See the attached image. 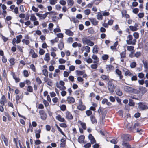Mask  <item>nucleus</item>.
<instances>
[{
  "instance_id": "obj_2",
  "label": "nucleus",
  "mask_w": 148,
  "mask_h": 148,
  "mask_svg": "<svg viewBox=\"0 0 148 148\" xmlns=\"http://www.w3.org/2000/svg\"><path fill=\"white\" fill-rule=\"evenodd\" d=\"M23 36L21 35H19L16 36V38H14L13 39L12 43L14 45H16V43L17 44L19 43L21 41Z\"/></svg>"
},
{
  "instance_id": "obj_36",
  "label": "nucleus",
  "mask_w": 148,
  "mask_h": 148,
  "mask_svg": "<svg viewBox=\"0 0 148 148\" xmlns=\"http://www.w3.org/2000/svg\"><path fill=\"white\" fill-rule=\"evenodd\" d=\"M67 1L68 5L70 7L72 6L74 4L73 0H67Z\"/></svg>"
},
{
  "instance_id": "obj_62",
  "label": "nucleus",
  "mask_w": 148,
  "mask_h": 148,
  "mask_svg": "<svg viewBox=\"0 0 148 148\" xmlns=\"http://www.w3.org/2000/svg\"><path fill=\"white\" fill-rule=\"evenodd\" d=\"M30 67L31 69L34 71L35 72L36 68L34 65L33 64H31L30 65Z\"/></svg>"
},
{
  "instance_id": "obj_12",
  "label": "nucleus",
  "mask_w": 148,
  "mask_h": 148,
  "mask_svg": "<svg viewBox=\"0 0 148 148\" xmlns=\"http://www.w3.org/2000/svg\"><path fill=\"white\" fill-rule=\"evenodd\" d=\"M53 12H54L53 11H51L50 12H47L44 14H42L40 19H44L46 17L48 14H49L50 15H51V14Z\"/></svg>"
},
{
  "instance_id": "obj_33",
  "label": "nucleus",
  "mask_w": 148,
  "mask_h": 148,
  "mask_svg": "<svg viewBox=\"0 0 148 148\" xmlns=\"http://www.w3.org/2000/svg\"><path fill=\"white\" fill-rule=\"evenodd\" d=\"M90 118L92 123L94 124L97 123V120L94 116L91 115L90 117Z\"/></svg>"
},
{
  "instance_id": "obj_53",
  "label": "nucleus",
  "mask_w": 148,
  "mask_h": 148,
  "mask_svg": "<svg viewBox=\"0 0 148 148\" xmlns=\"http://www.w3.org/2000/svg\"><path fill=\"white\" fill-rule=\"evenodd\" d=\"M59 3L63 6H64L66 3V1L64 0H60L59 1Z\"/></svg>"
},
{
  "instance_id": "obj_7",
  "label": "nucleus",
  "mask_w": 148,
  "mask_h": 148,
  "mask_svg": "<svg viewBox=\"0 0 148 148\" xmlns=\"http://www.w3.org/2000/svg\"><path fill=\"white\" fill-rule=\"evenodd\" d=\"M29 54L33 58H36L38 56V55L32 49H30L29 52Z\"/></svg>"
},
{
  "instance_id": "obj_8",
  "label": "nucleus",
  "mask_w": 148,
  "mask_h": 148,
  "mask_svg": "<svg viewBox=\"0 0 148 148\" xmlns=\"http://www.w3.org/2000/svg\"><path fill=\"white\" fill-rule=\"evenodd\" d=\"M39 113L41 119L45 120L47 118V115L45 111L43 110H41L39 111Z\"/></svg>"
},
{
  "instance_id": "obj_10",
  "label": "nucleus",
  "mask_w": 148,
  "mask_h": 148,
  "mask_svg": "<svg viewBox=\"0 0 148 148\" xmlns=\"http://www.w3.org/2000/svg\"><path fill=\"white\" fill-rule=\"evenodd\" d=\"M138 24L135 23L134 26H130L129 28L130 30L132 31H135L138 29Z\"/></svg>"
},
{
  "instance_id": "obj_16",
  "label": "nucleus",
  "mask_w": 148,
  "mask_h": 148,
  "mask_svg": "<svg viewBox=\"0 0 148 148\" xmlns=\"http://www.w3.org/2000/svg\"><path fill=\"white\" fill-rule=\"evenodd\" d=\"M65 115L66 118L69 119L71 120L73 118V116L72 114L70 112L68 111H67L66 112Z\"/></svg>"
},
{
  "instance_id": "obj_41",
  "label": "nucleus",
  "mask_w": 148,
  "mask_h": 148,
  "mask_svg": "<svg viewBox=\"0 0 148 148\" xmlns=\"http://www.w3.org/2000/svg\"><path fill=\"white\" fill-rule=\"evenodd\" d=\"M39 53L41 55H43L45 53V50L42 48L39 47Z\"/></svg>"
},
{
  "instance_id": "obj_9",
  "label": "nucleus",
  "mask_w": 148,
  "mask_h": 148,
  "mask_svg": "<svg viewBox=\"0 0 148 148\" xmlns=\"http://www.w3.org/2000/svg\"><path fill=\"white\" fill-rule=\"evenodd\" d=\"M115 88V86L114 84H108V88L109 91L111 92H114Z\"/></svg>"
},
{
  "instance_id": "obj_58",
  "label": "nucleus",
  "mask_w": 148,
  "mask_h": 148,
  "mask_svg": "<svg viewBox=\"0 0 148 148\" xmlns=\"http://www.w3.org/2000/svg\"><path fill=\"white\" fill-rule=\"evenodd\" d=\"M32 9L34 12L36 13L39 10L37 8H36L34 6H33L32 7Z\"/></svg>"
},
{
  "instance_id": "obj_14",
  "label": "nucleus",
  "mask_w": 148,
  "mask_h": 148,
  "mask_svg": "<svg viewBox=\"0 0 148 148\" xmlns=\"http://www.w3.org/2000/svg\"><path fill=\"white\" fill-rule=\"evenodd\" d=\"M58 47L60 50H62L64 47V44L63 41L62 40L60 41V42L58 44Z\"/></svg>"
},
{
  "instance_id": "obj_42",
  "label": "nucleus",
  "mask_w": 148,
  "mask_h": 148,
  "mask_svg": "<svg viewBox=\"0 0 148 148\" xmlns=\"http://www.w3.org/2000/svg\"><path fill=\"white\" fill-rule=\"evenodd\" d=\"M92 58L93 59L95 60V61L94 62L99 61V58L96 55L93 54L92 55Z\"/></svg>"
},
{
  "instance_id": "obj_38",
  "label": "nucleus",
  "mask_w": 148,
  "mask_h": 148,
  "mask_svg": "<svg viewBox=\"0 0 148 148\" xmlns=\"http://www.w3.org/2000/svg\"><path fill=\"white\" fill-rule=\"evenodd\" d=\"M126 11L125 10H124L122 12V16L124 17L125 16L126 18H129L130 17V16L127 14H126Z\"/></svg>"
},
{
  "instance_id": "obj_1",
  "label": "nucleus",
  "mask_w": 148,
  "mask_h": 148,
  "mask_svg": "<svg viewBox=\"0 0 148 148\" xmlns=\"http://www.w3.org/2000/svg\"><path fill=\"white\" fill-rule=\"evenodd\" d=\"M127 40L126 41L128 45H135L136 41L135 39H134L132 40L133 39L132 36L129 35L127 37Z\"/></svg>"
},
{
  "instance_id": "obj_34",
  "label": "nucleus",
  "mask_w": 148,
  "mask_h": 148,
  "mask_svg": "<svg viewBox=\"0 0 148 148\" xmlns=\"http://www.w3.org/2000/svg\"><path fill=\"white\" fill-rule=\"evenodd\" d=\"M2 138L3 140L5 145L8 146V143L7 139L4 135L2 136Z\"/></svg>"
},
{
  "instance_id": "obj_55",
  "label": "nucleus",
  "mask_w": 148,
  "mask_h": 148,
  "mask_svg": "<svg viewBox=\"0 0 148 148\" xmlns=\"http://www.w3.org/2000/svg\"><path fill=\"white\" fill-rule=\"evenodd\" d=\"M70 72H69L67 71H64L63 73V76L64 77H67L69 75Z\"/></svg>"
},
{
  "instance_id": "obj_13",
  "label": "nucleus",
  "mask_w": 148,
  "mask_h": 148,
  "mask_svg": "<svg viewBox=\"0 0 148 148\" xmlns=\"http://www.w3.org/2000/svg\"><path fill=\"white\" fill-rule=\"evenodd\" d=\"M121 138L123 140H129L131 139L130 138V135L128 134H123L121 136Z\"/></svg>"
},
{
  "instance_id": "obj_27",
  "label": "nucleus",
  "mask_w": 148,
  "mask_h": 148,
  "mask_svg": "<svg viewBox=\"0 0 148 148\" xmlns=\"http://www.w3.org/2000/svg\"><path fill=\"white\" fill-rule=\"evenodd\" d=\"M122 145L127 148H131L130 145L127 142L125 141H124L123 142Z\"/></svg>"
},
{
  "instance_id": "obj_11",
  "label": "nucleus",
  "mask_w": 148,
  "mask_h": 148,
  "mask_svg": "<svg viewBox=\"0 0 148 148\" xmlns=\"http://www.w3.org/2000/svg\"><path fill=\"white\" fill-rule=\"evenodd\" d=\"M56 51L57 49L55 47H51V55L53 58H55L56 56Z\"/></svg>"
},
{
  "instance_id": "obj_54",
  "label": "nucleus",
  "mask_w": 148,
  "mask_h": 148,
  "mask_svg": "<svg viewBox=\"0 0 148 148\" xmlns=\"http://www.w3.org/2000/svg\"><path fill=\"white\" fill-rule=\"evenodd\" d=\"M15 60L14 58H11L9 60V62L11 65H13L15 64Z\"/></svg>"
},
{
  "instance_id": "obj_31",
  "label": "nucleus",
  "mask_w": 148,
  "mask_h": 148,
  "mask_svg": "<svg viewBox=\"0 0 148 148\" xmlns=\"http://www.w3.org/2000/svg\"><path fill=\"white\" fill-rule=\"evenodd\" d=\"M65 34L69 36H71L73 34V33L69 29H66L65 31Z\"/></svg>"
},
{
  "instance_id": "obj_26",
  "label": "nucleus",
  "mask_w": 148,
  "mask_h": 148,
  "mask_svg": "<svg viewBox=\"0 0 148 148\" xmlns=\"http://www.w3.org/2000/svg\"><path fill=\"white\" fill-rule=\"evenodd\" d=\"M11 75L12 76L14 79L15 80L16 82H18L20 81V79L18 77H16L15 74L14 72H11Z\"/></svg>"
},
{
  "instance_id": "obj_15",
  "label": "nucleus",
  "mask_w": 148,
  "mask_h": 148,
  "mask_svg": "<svg viewBox=\"0 0 148 148\" xmlns=\"http://www.w3.org/2000/svg\"><path fill=\"white\" fill-rule=\"evenodd\" d=\"M6 103V100L4 95L2 96L0 99V103L4 106L5 104Z\"/></svg>"
},
{
  "instance_id": "obj_24",
  "label": "nucleus",
  "mask_w": 148,
  "mask_h": 148,
  "mask_svg": "<svg viewBox=\"0 0 148 148\" xmlns=\"http://www.w3.org/2000/svg\"><path fill=\"white\" fill-rule=\"evenodd\" d=\"M75 73L76 75L77 76L82 75L84 73V71H81L79 70H76L75 71Z\"/></svg>"
},
{
  "instance_id": "obj_25",
  "label": "nucleus",
  "mask_w": 148,
  "mask_h": 148,
  "mask_svg": "<svg viewBox=\"0 0 148 148\" xmlns=\"http://www.w3.org/2000/svg\"><path fill=\"white\" fill-rule=\"evenodd\" d=\"M147 91L145 88L140 87L139 88V92L141 93L143 95Z\"/></svg>"
},
{
  "instance_id": "obj_48",
  "label": "nucleus",
  "mask_w": 148,
  "mask_h": 148,
  "mask_svg": "<svg viewBox=\"0 0 148 148\" xmlns=\"http://www.w3.org/2000/svg\"><path fill=\"white\" fill-rule=\"evenodd\" d=\"M49 3L52 5H55L57 3V0H49Z\"/></svg>"
},
{
  "instance_id": "obj_61",
  "label": "nucleus",
  "mask_w": 148,
  "mask_h": 148,
  "mask_svg": "<svg viewBox=\"0 0 148 148\" xmlns=\"http://www.w3.org/2000/svg\"><path fill=\"white\" fill-rule=\"evenodd\" d=\"M136 66V63L135 62L131 63L130 64V67L132 68H134Z\"/></svg>"
},
{
  "instance_id": "obj_23",
  "label": "nucleus",
  "mask_w": 148,
  "mask_h": 148,
  "mask_svg": "<svg viewBox=\"0 0 148 148\" xmlns=\"http://www.w3.org/2000/svg\"><path fill=\"white\" fill-rule=\"evenodd\" d=\"M89 20L93 25H96L98 23V21L95 18H90Z\"/></svg>"
},
{
  "instance_id": "obj_49",
  "label": "nucleus",
  "mask_w": 148,
  "mask_h": 148,
  "mask_svg": "<svg viewBox=\"0 0 148 148\" xmlns=\"http://www.w3.org/2000/svg\"><path fill=\"white\" fill-rule=\"evenodd\" d=\"M58 68L60 70H64L65 69V66L64 65H59Z\"/></svg>"
},
{
  "instance_id": "obj_63",
  "label": "nucleus",
  "mask_w": 148,
  "mask_h": 148,
  "mask_svg": "<svg viewBox=\"0 0 148 148\" xmlns=\"http://www.w3.org/2000/svg\"><path fill=\"white\" fill-rule=\"evenodd\" d=\"M43 75L46 77H47L48 75V72L47 69H44L42 71Z\"/></svg>"
},
{
  "instance_id": "obj_35",
  "label": "nucleus",
  "mask_w": 148,
  "mask_h": 148,
  "mask_svg": "<svg viewBox=\"0 0 148 148\" xmlns=\"http://www.w3.org/2000/svg\"><path fill=\"white\" fill-rule=\"evenodd\" d=\"M116 73L119 75L120 79H121L123 77V76L121 75V72L119 69H116L115 71Z\"/></svg>"
},
{
  "instance_id": "obj_19",
  "label": "nucleus",
  "mask_w": 148,
  "mask_h": 148,
  "mask_svg": "<svg viewBox=\"0 0 148 148\" xmlns=\"http://www.w3.org/2000/svg\"><path fill=\"white\" fill-rule=\"evenodd\" d=\"M127 50L131 53H133L134 52V47L132 46H128L127 47Z\"/></svg>"
},
{
  "instance_id": "obj_57",
  "label": "nucleus",
  "mask_w": 148,
  "mask_h": 148,
  "mask_svg": "<svg viewBox=\"0 0 148 148\" xmlns=\"http://www.w3.org/2000/svg\"><path fill=\"white\" fill-rule=\"evenodd\" d=\"M15 98L16 101V103L18 104L20 102L19 99H20V97L19 95H17L16 96Z\"/></svg>"
},
{
  "instance_id": "obj_28",
  "label": "nucleus",
  "mask_w": 148,
  "mask_h": 148,
  "mask_svg": "<svg viewBox=\"0 0 148 148\" xmlns=\"http://www.w3.org/2000/svg\"><path fill=\"white\" fill-rule=\"evenodd\" d=\"M50 59V57L49 54L48 53H46L45 56V57L44 58V60L45 61H46L47 62H48L49 61Z\"/></svg>"
},
{
  "instance_id": "obj_6",
  "label": "nucleus",
  "mask_w": 148,
  "mask_h": 148,
  "mask_svg": "<svg viewBox=\"0 0 148 148\" xmlns=\"http://www.w3.org/2000/svg\"><path fill=\"white\" fill-rule=\"evenodd\" d=\"M123 71L124 72L125 76L131 77L133 75L132 71H131L126 69H123Z\"/></svg>"
},
{
  "instance_id": "obj_40",
  "label": "nucleus",
  "mask_w": 148,
  "mask_h": 148,
  "mask_svg": "<svg viewBox=\"0 0 148 148\" xmlns=\"http://www.w3.org/2000/svg\"><path fill=\"white\" fill-rule=\"evenodd\" d=\"M54 26V24L53 23H50L48 25V29L50 31L52 30L53 27Z\"/></svg>"
},
{
  "instance_id": "obj_50",
  "label": "nucleus",
  "mask_w": 148,
  "mask_h": 148,
  "mask_svg": "<svg viewBox=\"0 0 148 148\" xmlns=\"http://www.w3.org/2000/svg\"><path fill=\"white\" fill-rule=\"evenodd\" d=\"M58 39L57 37H56L55 39L51 40V42L52 44H53L55 43L58 42Z\"/></svg>"
},
{
  "instance_id": "obj_46",
  "label": "nucleus",
  "mask_w": 148,
  "mask_h": 148,
  "mask_svg": "<svg viewBox=\"0 0 148 148\" xmlns=\"http://www.w3.org/2000/svg\"><path fill=\"white\" fill-rule=\"evenodd\" d=\"M22 42L23 43H25L26 45H28L30 43V41L29 40L25 39H23Z\"/></svg>"
},
{
  "instance_id": "obj_3",
  "label": "nucleus",
  "mask_w": 148,
  "mask_h": 148,
  "mask_svg": "<svg viewBox=\"0 0 148 148\" xmlns=\"http://www.w3.org/2000/svg\"><path fill=\"white\" fill-rule=\"evenodd\" d=\"M82 42L84 44H87L88 45L92 46L94 45V43L91 40L87 38L84 37L82 39Z\"/></svg>"
},
{
  "instance_id": "obj_60",
  "label": "nucleus",
  "mask_w": 148,
  "mask_h": 148,
  "mask_svg": "<svg viewBox=\"0 0 148 148\" xmlns=\"http://www.w3.org/2000/svg\"><path fill=\"white\" fill-rule=\"evenodd\" d=\"M93 53H96L98 52V48L97 46H94L93 49Z\"/></svg>"
},
{
  "instance_id": "obj_39",
  "label": "nucleus",
  "mask_w": 148,
  "mask_h": 148,
  "mask_svg": "<svg viewBox=\"0 0 148 148\" xmlns=\"http://www.w3.org/2000/svg\"><path fill=\"white\" fill-rule=\"evenodd\" d=\"M79 123L81 125L83 129L84 130H86V127L85 123L82 122L81 121H80Z\"/></svg>"
},
{
  "instance_id": "obj_37",
  "label": "nucleus",
  "mask_w": 148,
  "mask_h": 148,
  "mask_svg": "<svg viewBox=\"0 0 148 148\" xmlns=\"http://www.w3.org/2000/svg\"><path fill=\"white\" fill-rule=\"evenodd\" d=\"M106 68L107 70L110 71L113 70L114 68L113 66L111 65H107L106 66Z\"/></svg>"
},
{
  "instance_id": "obj_59",
  "label": "nucleus",
  "mask_w": 148,
  "mask_h": 148,
  "mask_svg": "<svg viewBox=\"0 0 148 148\" xmlns=\"http://www.w3.org/2000/svg\"><path fill=\"white\" fill-rule=\"evenodd\" d=\"M133 35L135 39H138L139 37V34L137 32H135L133 33Z\"/></svg>"
},
{
  "instance_id": "obj_56",
  "label": "nucleus",
  "mask_w": 148,
  "mask_h": 148,
  "mask_svg": "<svg viewBox=\"0 0 148 148\" xmlns=\"http://www.w3.org/2000/svg\"><path fill=\"white\" fill-rule=\"evenodd\" d=\"M67 41L68 43H71L73 41V40L72 38L69 37L67 38Z\"/></svg>"
},
{
  "instance_id": "obj_5",
  "label": "nucleus",
  "mask_w": 148,
  "mask_h": 148,
  "mask_svg": "<svg viewBox=\"0 0 148 148\" xmlns=\"http://www.w3.org/2000/svg\"><path fill=\"white\" fill-rule=\"evenodd\" d=\"M138 108L141 110H143L147 109L148 107L146 103L140 102L138 103Z\"/></svg>"
},
{
  "instance_id": "obj_29",
  "label": "nucleus",
  "mask_w": 148,
  "mask_h": 148,
  "mask_svg": "<svg viewBox=\"0 0 148 148\" xmlns=\"http://www.w3.org/2000/svg\"><path fill=\"white\" fill-rule=\"evenodd\" d=\"M85 137L84 135L80 136L78 138V140L79 143H81L83 142Z\"/></svg>"
},
{
  "instance_id": "obj_52",
  "label": "nucleus",
  "mask_w": 148,
  "mask_h": 148,
  "mask_svg": "<svg viewBox=\"0 0 148 148\" xmlns=\"http://www.w3.org/2000/svg\"><path fill=\"white\" fill-rule=\"evenodd\" d=\"M56 126L59 131L60 133L63 135L64 136V134L62 130L56 124Z\"/></svg>"
},
{
  "instance_id": "obj_43",
  "label": "nucleus",
  "mask_w": 148,
  "mask_h": 148,
  "mask_svg": "<svg viewBox=\"0 0 148 148\" xmlns=\"http://www.w3.org/2000/svg\"><path fill=\"white\" fill-rule=\"evenodd\" d=\"M58 28H56L54 29L53 32L54 34H56V33L60 32L61 31L60 29L59 28V26H57Z\"/></svg>"
},
{
  "instance_id": "obj_47",
  "label": "nucleus",
  "mask_w": 148,
  "mask_h": 148,
  "mask_svg": "<svg viewBox=\"0 0 148 148\" xmlns=\"http://www.w3.org/2000/svg\"><path fill=\"white\" fill-rule=\"evenodd\" d=\"M91 12V11L89 9H87L85 10L84 11V13L86 15H89Z\"/></svg>"
},
{
  "instance_id": "obj_64",
  "label": "nucleus",
  "mask_w": 148,
  "mask_h": 148,
  "mask_svg": "<svg viewBox=\"0 0 148 148\" xmlns=\"http://www.w3.org/2000/svg\"><path fill=\"white\" fill-rule=\"evenodd\" d=\"M86 61L88 63H91L93 62L92 60L90 58H88L86 59Z\"/></svg>"
},
{
  "instance_id": "obj_51",
  "label": "nucleus",
  "mask_w": 148,
  "mask_h": 148,
  "mask_svg": "<svg viewBox=\"0 0 148 148\" xmlns=\"http://www.w3.org/2000/svg\"><path fill=\"white\" fill-rule=\"evenodd\" d=\"M30 19L32 21L34 20H37V18L34 14H32L30 15Z\"/></svg>"
},
{
  "instance_id": "obj_18",
  "label": "nucleus",
  "mask_w": 148,
  "mask_h": 148,
  "mask_svg": "<svg viewBox=\"0 0 148 148\" xmlns=\"http://www.w3.org/2000/svg\"><path fill=\"white\" fill-rule=\"evenodd\" d=\"M67 101L69 103H73L75 101V99L73 97H68L67 98Z\"/></svg>"
},
{
  "instance_id": "obj_32",
  "label": "nucleus",
  "mask_w": 148,
  "mask_h": 148,
  "mask_svg": "<svg viewBox=\"0 0 148 148\" xmlns=\"http://www.w3.org/2000/svg\"><path fill=\"white\" fill-rule=\"evenodd\" d=\"M72 46L74 48H75L77 47H80L82 46V45L80 43H78L77 42H75L72 44Z\"/></svg>"
},
{
  "instance_id": "obj_17",
  "label": "nucleus",
  "mask_w": 148,
  "mask_h": 148,
  "mask_svg": "<svg viewBox=\"0 0 148 148\" xmlns=\"http://www.w3.org/2000/svg\"><path fill=\"white\" fill-rule=\"evenodd\" d=\"M123 88L125 91L130 92H132V87L129 86H124Z\"/></svg>"
},
{
  "instance_id": "obj_44",
  "label": "nucleus",
  "mask_w": 148,
  "mask_h": 148,
  "mask_svg": "<svg viewBox=\"0 0 148 148\" xmlns=\"http://www.w3.org/2000/svg\"><path fill=\"white\" fill-rule=\"evenodd\" d=\"M116 94L119 96H121L122 95V91L119 89H116Z\"/></svg>"
},
{
  "instance_id": "obj_21",
  "label": "nucleus",
  "mask_w": 148,
  "mask_h": 148,
  "mask_svg": "<svg viewBox=\"0 0 148 148\" xmlns=\"http://www.w3.org/2000/svg\"><path fill=\"white\" fill-rule=\"evenodd\" d=\"M89 139L90 140L91 144H93L96 143V141L93 136L91 134H90L88 136Z\"/></svg>"
},
{
  "instance_id": "obj_45",
  "label": "nucleus",
  "mask_w": 148,
  "mask_h": 148,
  "mask_svg": "<svg viewBox=\"0 0 148 148\" xmlns=\"http://www.w3.org/2000/svg\"><path fill=\"white\" fill-rule=\"evenodd\" d=\"M58 62L60 64H64L66 63V60L62 58H60L59 59Z\"/></svg>"
},
{
  "instance_id": "obj_30",
  "label": "nucleus",
  "mask_w": 148,
  "mask_h": 148,
  "mask_svg": "<svg viewBox=\"0 0 148 148\" xmlns=\"http://www.w3.org/2000/svg\"><path fill=\"white\" fill-rule=\"evenodd\" d=\"M103 14L102 12H98L96 16L97 19L98 20H101L103 19Z\"/></svg>"
},
{
  "instance_id": "obj_20",
  "label": "nucleus",
  "mask_w": 148,
  "mask_h": 148,
  "mask_svg": "<svg viewBox=\"0 0 148 148\" xmlns=\"http://www.w3.org/2000/svg\"><path fill=\"white\" fill-rule=\"evenodd\" d=\"M64 84H56L57 87L60 90H64L66 89V87L64 86Z\"/></svg>"
},
{
  "instance_id": "obj_22",
  "label": "nucleus",
  "mask_w": 148,
  "mask_h": 148,
  "mask_svg": "<svg viewBox=\"0 0 148 148\" xmlns=\"http://www.w3.org/2000/svg\"><path fill=\"white\" fill-rule=\"evenodd\" d=\"M56 119L61 122H65V120L64 118H62L61 116L60 115H58L56 117Z\"/></svg>"
},
{
  "instance_id": "obj_4",
  "label": "nucleus",
  "mask_w": 148,
  "mask_h": 148,
  "mask_svg": "<svg viewBox=\"0 0 148 148\" xmlns=\"http://www.w3.org/2000/svg\"><path fill=\"white\" fill-rule=\"evenodd\" d=\"M77 108L79 110L83 111L86 109L85 106L82 104V102L81 99H79V105L77 106Z\"/></svg>"
}]
</instances>
